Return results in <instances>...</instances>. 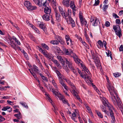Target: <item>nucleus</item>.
<instances>
[{
    "label": "nucleus",
    "instance_id": "nucleus-19",
    "mask_svg": "<svg viewBox=\"0 0 123 123\" xmlns=\"http://www.w3.org/2000/svg\"><path fill=\"white\" fill-rule=\"evenodd\" d=\"M63 80H60L59 82L60 83L63 87L67 91H68V86L63 82Z\"/></svg>",
    "mask_w": 123,
    "mask_h": 123
},
{
    "label": "nucleus",
    "instance_id": "nucleus-47",
    "mask_svg": "<svg viewBox=\"0 0 123 123\" xmlns=\"http://www.w3.org/2000/svg\"><path fill=\"white\" fill-rule=\"evenodd\" d=\"M114 76L115 77H117L120 76L121 75V74L119 73H115L113 74Z\"/></svg>",
    "mask_w": 123,
    "mask_h": 123
},
{
    "label": "nucleus",
    "instance_id": "nucleus-55",
    "mask_svg": "<svg viewBox=\"0 0 123 123\" xmlns=\"http://www.w3.org/2000/svg\"><path fill=\"white\" fill-rule=\"evenodd\" d=\"M68 14H67V16H70L71 15V11L70 9H68Z\"/></svg>",
    "mask_w": 123,
    "mask_h": 123
},
{
    "label": "nucleus",
    "instance_id": "nucleus-24",
    "mask_svg": "<svg viewBox=\"0 0 123 123\" xmlns=\"http://www.w3.org/2000/svg\"><path fill=\"white\" fill-rule=\"evenodd\" d=\"M31 70L33 72L34 71L35 72L37 73H39V72L38 68L35 65H33V68L32 69V70Z\"/></svg>",
    "mask_w": 123,
    "mask_h": 123
},
{
    "label": "nucleus",
    "instance_id": "nucleus-58",
    "mask_svg": "<svg viewBox=\"0 0 123 123\" xmlns=\"http://www.w3.org/2000/svg\"><path fill=\"white\" fill-rule=\"evenodd\" d=\"M99 0H95V3L93 5L95 6H97L99 4Z\"/></svg>",
    "mask_w": 123,
    "mask_h": 123
},
{
    "label": "nucleus",
    "instance_id": "nucleus-28",
    "mask_svg": "<svg viewBox=\"0 0 123 123\" xmlns=\"http://www.w3.org/2000/svg\"><path fill=\"white\" fill-rule=\"evenodd\" d=\"M73 88H72L73 89H70V90L71 92L73 94V95L75 96L76 97L78 96L77 93L75 91V87L74 86V87H73Z\"/></svg>",
    "mask_w": 123,
    "mask_h": 123
},
{
    "label": "nucleus",
    "instance_id": "nucleus-48",
    "mask_svg": "<svg viewBox=\"0 0 123 123\" xmlns=\"http://www.w3.org/2000/svg\"><path fill=\"white\" fill-rule=\"evenodd\" d=\"M13 39L14 40H15V42L17 43L18 44L20 45V41L19 40H18L16 37H13Z\"/></svg>",
    "mask_w": 123,
    "mask_h": 123
},
{
    "label": "nucleus",
    "instance_id": "nucleus-61",
    "mask_svg": "<svg viewBox=\"0 0 123 123\" xmlns=\"http://www.w3.org/2000/svg\"><path fill=\"white\" fill-rule=\"evenodd\" d=\"M34 28H33L32 29H34L35 31L38 34H39V31L38 29L35 26Z\"/></svg>",
    "mask_w": 123,
    "mask_h": 123
},
{
    "label": "nucleus",
    "instance_id": "nucleus-32",
    "mask_svg": "<svg viewBox=\"0 0 123 123\" xmlns=\"http://www.w3.org/2000/svg\"><path fill=\"white\" fill-rule=\"evenodd\" d=\"M64 78V79H63V80H65L66 82L71 86L72 88H74L73 87H74V86L73 84L69 80L66 79L65 77Z\"/></svg>",
    "mask_w": 123,
    "mask_h": 123
},
{
    "label": "nucleus",
    "instance_id": "nucleus-51",
    "mask_svg": "<svg viewBox=\"0 0 123 123\" xmlns=\"http://www.w3.org/2000/svg\"><path fill=\"white\" fill-rule=\"evenodd\" d=\"M44 72L45 73L47 74L49 77H51V75L47 69L45 70Z\"/></svg>",
    "mask_w": 123,
    "mask_h": 123
},
{
    "label": "nucleus",
    "instance_id": "nucleus-15",
    "mask_svg": "<svg viewBox=\"0 0 123 123\" xmlns=\"http://www.w3.org/2000/svg\"><path fill=\"white\" fill-rule=\"evenodd\" d=\"M43 0H37V3H35L37 5L39 6H45L46 1L43 2Z\"/></svg>",
    "mask_w": 123,
    "mask_h": 123
},
{
    "label": "nucleus",
    "instance_id": "nucleus-57",
    "mask_svg": "<svg viewBox=\"0 0 123 123\" xmlns=\"http://www.w3.org/2000/svg\"><path fill=\"white\" fill-rule=\"evenodd\" d=\"M81 41V42H82L83 44L85 46V47L87 49H89V47L88 46L87 44L84 41Z\"/></svg>",
    "mask_w": 123,
    "mask_h": 123
},
{
    "label": "nucleus",
    "instance_id": "nucleus-42",
    "mask_svg": "<svg viewBox=\"0 0 123 123\" xmlns=\"http://www.w3.org/2000/svg\"><path fill=\"white\" fill-rule=\"evenodd\" d=\"M96 113L99 118H103V115L99 111H96Z\"/></svg>",
    "mask_w": 123,
    "mask_h": 123
},
{
    "label": "nucleus",
    "instance_id": "nucleus-35",
    "mask_svg": "<svg viewBox=\"0 0 123 123\" xmlns=\"http://www.w3.org/2000/svg\"><path fill=\"white\" fill-rule=\"evenodd\" d=\"M57 58L58 60L61 62V63L62 64L63 66H65L64 61L62 56H57Z\"/></svg>",
    "mask_w": 123,
    "mask_h": 123
},
{
    "label": "nucleus",
    "instance_id": "nucleus-20",
    "mask_svg": "<svg viewBox=\"0 0 123 123\" xmlns=\"http://www.w3.org/2000/svg\"><path fill=\"white\" fill-rule=\"evenodd\" d=\"M58 8L59 11L63 18L66 16V14H65L64 11L63 10V8L61 6H59Z\"/></svg>",
    "mask_w": 123,
    "mask_h": 123
},
{
    "label": "nucleus",
    "instance_id": "nucleus-29",
    "mask_svg": "<svg viewBox=\"0 0 123 123\" xmlns=\"http://www.w3.org/2000/svg\"><path fill=\"white\" fill-rule=\"evenodd\" d=\"M55 16L56 19L58 21H60L61 15L60 13L56 11L55 12Z\"/></svg>",
    "mask_w": 123,
    "mask_h": 123
},
{
    "label": "nucleus",
    "instance_id": "nucleus-26",
    "mask_svg": "<svg viewBox=\"0 0 123 123\" xmlns=\"http://www.w3.org/2000/svg\"><path fill=\"white\" fill-rule=\"evenodd\" d=\"M2 110L4 111L7 110V111L9 112H11L12 110V108L8 106L4 107L2 109Z\"/></svg>",
    "mask_w": 123,
    "mask_h": 123
},
{
    "label": "nucleus",
    "instance_id": "nucleus-53",
    "mask_svg": "<svg viewBox=\"0 0 123 123\" xmlns=\"http://www.w3.org/2000/svg\"><path fill=\"white\" fill-rule=\"evenodd\" d=\"M116 23L118 25H120L121 24V22L120 19H117L115 21Z\"/></svg>",
    "mask_w": 123,
    "mask_h": 123
},
{
    "label": "nucleus",
    "instance_id": "nucleus-56",
    "mask_svg": "<svg viewBox=\"0 0 123 123\" xmlns=\"http://www.w3.org/2000/svg\"><path fill=\"white\" fill-rule=\"evenodd\" d=\"M71 26L73 28L75 26V22L74 20H73L71 22Z\"/></svg>",
    "mask_w": 123,
    "mask_h": 123
},
{
    "label": "nucleus",
    "instance_id": "nucleus-18",
    "mask_svg": "<svg viewBox=\"0 0 123 123\" xmlns=\"http://www.w3.org/2000/svg\"><path fill=\"white\" fill-rule=\"evenodd\" d=\"M63 51L66 55H68L72 53L73 52L71 49H67L64 48L63 49Z\"/></svg>",
    "mask_w": 123,
    "mask_h": 123
},
{
    "label": "nucleus",
    "instance_id": "nucleus-1",
    "mask_svg": "<svg viewBox=\"0 0 123 123\" xmlns=\"http://www.w3.org/2000/svg\"><path fill=\"white\" fill-rule=\"evenodd\" d=\"M107 88L110 93L111 98L113 104L115 105H117L123 115V106L121 105V102L117 94V91L110 84H108Z\"/></svg>",
    "mask_w": 123,
    "mask_h": 123
},
{
    "label": "nucleus",
    "instance_id": "nucleus-52",
    "mask_svg": "<svg viewBox=\"0 0 123 123\" xmlns=\"http://www.w3.org/2000/svg\"><path fill=\"white\" fill-rule=\"evenodd\" d=\"M11 45L12 47L15 50H16L17 49L16 48V45L15 43H12L11 44H9Z\"/></svg>",
    "mask_w": 123,
    "mask_h": 123
},
{
    "label": "nucleus",
    "instance_id": "nucleus-38",
    "mask_svg": "<svg viewBox=\"0 0 123 123\" xmlns=\"http://www.w3.org/2000/svg\"><path fill=\"white\" fill-rule=\"evenodd\" d=\"M14 115L15 117L19 119H20L22 118L21 113L20 112H18V114H15Z\"/></svg>",
    "mask_w": 123,
    "mask_h": 123
},
{
    "label": "nucleus",
    "instance_id": "nucleus-49",
    "mask_svg": "<svg viewBox=\"0 0 123 123\" xmlns=\"http://www.w3.org/2000/svg\"><path fill=\"white\" fill-rule=\"evenodd\" d=\"M106 53L108 56H110L111 58H112L111 56V52L110 50H108L107 52H106Z\"/></svg>",
    "mask_w": 123,
    "mask_h": 123
},
{
    "label": "nucleus",
    "instance_id": "nucleus-11",
    "mask_svg": "<svg viewBox=\"0 0 123 123\" xmlns=\"http://www.w3.org/2000/svg\"><path fill=\"white\" fill-rule=\"evenodd\" d=\"M106 43L105 41H103V42L100 40H99L97 42V46L99 49L103 48V45L105 47V49L107 48L106 46Z\"/></svg>",
    "mask_w": 123,
    "mask_h": 123
},
{
    "label": "nucleus",
    "instance_id": "nucleus-13",
    "mask_svg": "<svg viewBox=\"0 0 123 123\" xmlns=\"http://www.w3.org/2000/svg\"><path fill=\"white\" fill-rule=\"evenodd\" d=\"M76 110H78L77 109H75L74 111L73 112L72 114V116L71 117V119L75 122H77V121L76 119L77 118L76 116L77 115V114L75 112Z\"/></svg>",
    "mask_w": 123,
    "mask_h": 123
},
{
    "label": "nucleus",
    "instance_id": "nucleus-60",
    "mask_svg": "<svg viewBox=\"0 0 123 123\" xmlns=\"http://www.w3.org/2000/svg\"><path fill=\"white\" fill-rule=\"evenodd\" d=\"M113 17H114L115 18V19L116 18H119V17L118 16L116 13H113Z\"/></svg>",
    "mask_w": 123,
    "mask_h": 123
},
{
    "label": "nucleus",
    "instance_id": "nucleus-50",
    "mask_svg": "<svg viewBox=\"0 0 123 123\" xmlns=\"http://www.w3.org/2000/svg\"><path fill=\"white\" fill-rule=\"evenodd\" d=\"M108 7V5H104L103 6V9L104 11H105L107 9V8Z\"/></svg>",
    "mask_w": 123,
    "mask_h": 123
},
{
    "label": "nucleus",
    "instance_id": "nucleus-23",
    "mask_svg": "<svg viewBox=\"0 0 123 123\" xmlns=\"http://www.w3.org/2000/svg\"><path fill=\"white\" fill-rule=\"evenodd\" d=\"M45 12L47 14H50L51 12V9L50 7H46L44 9Z\"/></svg>",
    "mask_w": 123,
    "mask_h": 123
},
{
    "label": "nucleus",
    "instance_id": "nucleus-41",
    "mask_svg": "<svg viewBox=\"0 0 123 123\" xmlns=\"http://www.w3.org/2000/svg\"><path fill=\"white\" fill-rule=\"evenodd\" d=\"M85 106L87 110V111L88 113H90L91 115H92V112L89 107L87 105H86Z\"/></svg>",
    "mask_w": 123,
    "mask_h": 123
},
{
    "label": "nucleus",
    "instance_id": "nucleus-8",
    "mask_svg": "<svg viewBox=\"0 0 123 123\" xmlns=\"http://www.w3.org/2000/svg\"><path fill=\"white\" fill-rule=\"evenodd\" d=\"M90 22L93 26H97L100 24L99 20L96 17H91L90 18Z\"/></svg>",
    "mask_w": 123,
    "mask_h": 123
},
{
    "label": "nucleus",
    "instance_id": "nucleus-30",
    "mask_svg": "<svg viewBox=\"0 0 123 123\" xmlns=\"http://www.w3.org/2000/svg\"><path fill=\"white\" fill-rule=\"evenodd\" d=\"M38 24L39 25V27L41 29H44L45 28V24L43 22H38Z\"/></svg>",
    "mask_w": 123,
    "mask_h": 123
},
{
    "label": "nucleus",
    "instance_id": "nucleus-31",
    "mask_svg": "<svg viewBox=\"0 0 123 123\" xmlns=\"http://www.w3.org/2000/svg\"><path fill=\"white\" fill-rule=\"evenodd\" d=\"M113 29L114 30L115 32L121 29L120 26L119 25H113Z\"/></svg>",
    "mask_w": 123,
    "mask_h": 123
},
{
    "label": "nucleus",
    "instance_id": "nucleus-2",
    "mask_svg": "<svg viewBox=\"0 0 123 123\" xmlns=\"http://www.w3.org/2000/svg\"><path fill=\"white\" fill-rule=\"evenodd\" d=\"M74 59V60L76 63L79 65H80L81 67L83 69L82 70H84L88 74L90 75L91 73L87 68L82 63V62L78 57V56L74 53L73 54V56H72Z\"/></svg>",
    "mask_w": 123,
    "mask_h": 123
},
{
    "label": "nucleus",
    "instance_id": "nucleus-6",
    "mask_svg": "<svg viewBox=\"0 0 123 123\" xmlns=\"http://www.w3.org/2000/svg\"><path fill=\"white\" fill-rule=\"evenodd\" d=\"M40 47V46H38L39 51L43 54L44 55L47 59L49 60H51L52 61V59H54L53 58V56L50 53H48L46 51L42 49Z\"/></svg>",
    "mask_w": 123,
    "mask_h": 123
},
{
    "label": "nucleus",
    "instance_id": "nucleus-16",
    "mask_svg": "<svg viewBox=\"0 0 123 123\" xmlns=\"http://www.w3.org/2000/svg\"><path fill=\"white\" fill-rule=\"evenodd\" d=\"M55 72L59 77V81L60 80H63V79H64V76L58 70H55Z\"/></svg>",
    "mask_w": 123,
    "mask_h": 123
},
{
    "label": "nucleus",
    "instance_id": "nucleus-45",
    "mask_svg": "<svg viewBox=\"0 0 123 123\" xmlns=\"http://www.w3.org/2000/svg\"><path fill=\"white\" fill-rule=\"evenodd\" d=\"M51 91L53 92V93L55 94V95H58L59 93L57 91H55L54 88H51Z\"/></svg>",
    "mask_w": 123,
    "mask_h": 123
},
{
    "label": "nucleus",
    "instance_id": "nucleus-64",
    "mask_svg": "<svg viewBox=\"0 0 123 123\" xmlns=\"http://www.w3.org/2000/svg\"><path fill=\"white\" fill-rule=\"evenodd\" d=\"M119 50L120 51H123V46L122 45H121L119 48Z\"/></svg>",
    "mask_w": 123,
    "mask_h": 123
},
{
    "label": "nucleus",
    "instance_id": "nucleus-7",
    "mask_svg": "<svg viewBox=\"0 0 123 123\" xmlns=\"http://www.w3.org/2000/svg\"><path fill=\"white\" fill-rule=\"evenodd\" d=\"M24 4L27 9L29 11L36 10L37 8L36 6H32L31 2L28 1H25L24 2Z\"/></svg>",
    "mask_w": 123,
    "mask_h": 123
},
{
    "label": "nucleus",
    "instance_id": "nucleus-3",
    "mask_svg": "<svg viewBox=\"0 0 123 123\" xmlns=\"http://www.w3.org/2000/svg\"><path fill=\"white\" fill-rule=\"evenodd\" d=\"M66 63L68 65L63 66L64 69L67 72H69V69H70L75 74H76V71L72 65V63L71 60L69 59H65Z\"/></svg>",
    "mask_w": 123,
    "mask_h": 123
},
{
    "label": "nucleus",
    "instance_id": "nucleus-5",
    "mask_svg": "<svg viewBox=\"0 0 123 123\" xmlns=\"http://www.w3.org/2000/svg\"><path fill=\"white\" fill-rule=\"evenodd\" d=\"M78 72L81 77L83 78L86 82L88 84L92 83V80L89 76H88L86 73H82L81 71L78 69Z\"/></svg>",
    "mask_w": 123,
    "mask_h": 123
},
{
    "label": "nucleus",
    "instance_id": "nucleus-36",
    "mask_svg": "<svg viewBox=\"0 0 123 123\" xmlns=\"http://www.w3.org/2000/svg\"><path fill=\"white\" fill-rule=\"evenodd\" d=\"M115 32L116 35L118 36L120 38L122 36V35L121 33V29L118 30V31H115Z\"/></svg>",
    "mask_w": 123,
    "mask_h": 123
},
{
    "label": "nucleus",
    "instance_id": "nucleus-62",
    "mask_svg": "<svg viewBox=\"0 0 123 123\" xmlns=\"http://www.w3.org/2000/svg\"><path fill=\"white\" fill-rule=\"evenodd\" d=\"M13 40H14L13 39H10V40L9 41H8V43L9 44H11L12 43H15L13 42Z\"/></svg>",
    "mask_w": 123,
    "mask_h": 123
},
{
    "label": "nucleus",
    "instance_id": "nucleus-22",
    "mask_svg": "<svg viewBox=\"0 0 123 123\" xmlns=\"http://www.w3.org/2000/svg\"><path fill=\"white\" fill-rule=\"evenodd\" d=\"M110 111V115L111 116L112 120L111 121V123H115V117L113 113V111Z\"/></svg>",
    "mask_w": 123,
    "mask_h": 123
},
{
    "label": "nucleus",
    "instance_id": "nucleus-14",
    "mask_svg": "<svg viewBox=\"0 0 123 123\" xmlns=\"http://www.w3.org/2000/svg\"><path fill=\"white\" fill-rule=\"evenodd\" d=\"M63 18L65 19L67 23L68 24H70L71 22L73 20L70 16H67V14H66V16Z\"/></svg>",
    "mask_w": 123,
    "mask_h": 123
},
{
    "label": "nucleus",
    "instance_id": "nucleus-25",
    "mask_svg": "<svg viewBox=\"0 0 123 123\" xmlns=\"http://www.w3.org/2000/svg\"><path fill=\"white\" fill-rule=\"evenodd\" d=\"M52 61L60 69L62 67L60 65L57 60H55L54 59H52Z\"/></svg>",
    "mask_w": 123,
    "mask_h": 123
},
{
    "label": "nucleus",
    "instance_id": "nucleus-33",
    "mask_svg": "<svg viewBox=\"0 0 123 123\" xmlns=\"http://www.w3.org/2000/svg\"><path fill=\"white\" fill-rule=\"evenodd\" d=\"M43 19L46 21H48L49 20V16L46 14H45L42 16Z\"/></svg>",
    "mask_w": 123,
    "mask_h": 123
},
{
    "label": "nucleus",
    "instance_id": "nucleus-40",
    "mask_svg": "<svg viewBox=\"0 0 123 123\" xmlns=\"http://www.w3.org/2000/svg\"><path fill=\"white\" fill-rule=\"evenodd\" d=\"M65 38L67 44L69 45V43L68 41L70 39V38L69 36L68 35H66L65 36Z\"/></svg>",
    "mask_w": 123,
    "mask_h": 123
},
{
    "label": "nucleus",
    "instance_id": "nucleus-37",
    "mask_svg": "<svg viewBox=\"0 0 123 123\" xmlns=\"http://www.w3.org/2000/svg\"><path fill=\"white\" fill-rule=\"evenodd\" d=\"M38 86L39 87L40 90L43 92L45 93V95L46 93L48 94L47 93L45 92V90L44 88L42 86V85L40 83L38 85Z\"/></svg>",
    "mask_w": 123,
    "mask_h": 123
},
{
    "label": "nucleus",
    "instance_id": "nucleus-59",
    "mask_svg": "<svg viewBox=\"0 0 123 123\" xmlns=\"http://www.w3.org/2000/svg\"><path fill=\"white\" fill-rule=\"evenodd\" d=\"M75 111H76L75 112H76V114H77V116H78V119H79L81 118L80 117V115L79 113V112L78 111V110H76Z\"/></svg>",
    "mask_w": 123,
    "mask_h": 123
},
{
    "label": "nucleus",
    "instance_id": "nucleus-39",
    "mask_svg": "<svg viewBox=\"0 0 123 123\" xmlns=\"http://www.w3.org/2000/svg\"><path fill=\"white\" fill-rule=\"evenodd\" d=\"M55 51L56 53H58L59 54H60L61 52V51L60 50V48L57 47H55Z\"/></svg>",
    "mask_w": 123,
    "mask_h": 123
},
{
    "label": "nucleus",
    "instance_id": "nucleus-46",
    "mask_svg": "<svg viewBox=\"0 0 123 123\" xmlns=\"http://www.w3.org/2000/svg\"><path fill=\"white\" fill-rule=\"evenodd\" d=\"M41 46L44 48L45 49L48 50L49 49V47L45 43H42Z\"/></svg>",
    "mask_w": 123,
    "mask_h": 123
},
{
    "label": "nucleus",
    "instance_id": "nucleus-43",
    "mask_svg": "<svg viewBox=\"0 0 123 123\" xmlns=\"http://www.w3.org/2000/svg\"><path fill=\"white\" fill-rule=\"evenodd\" d=\"M29 70L32 75L33 76L34 78L36 80H37L38 79L37 78L36 75L35 73H34L33 71H31V70L30 69H29Z\"/></svg>",
    "mask_w": 123,
    "mask_h": 123
},
{
    "label": "nucleus",
    "instance_id": "nucleus-34",
    "mask_svg": "<svg viewBox=\"0 0 123 123\" xmlns=\"http://www.w3.org/2000/svg\"><path fill=\"white\" fill-rule=\"evenodd\" d=\"M51 82L52 85L55 88V90H57L58 89V86L56 83H55V81L53 79H52Z\"/></svg>",
    "mask_w": 123,
    "mask_h": 123
},
{
    "label": "nucleus",
    "instance_id": "nucleus-27",
    "mask_svg": "<svg viewBox=\"0 0 123 123\" xmlns=\"http://www.w3.org/2000/svg\"><path fill=\"white\" fill-rule=\"evenodd\" d=\"M62 3L63 5L66 7L69 6V2L67 0H63Z\"/></svg>",
    "mask_w": 123,
    "mask_h": 123
},
{
    "label": "nucleus",
    "instance_id": "nucleus-63",
    "mask_svg": "<svg viewBox=\"0 0 123 123\" xmlns=\"http://www.w3.org/2000/svg\"><path fill=\"white\" fill-rule=\"evenodd\" d=\"M1 86L0 85V91H4L6 90V87H1L0 86Z\"/></svg>",
    "mask_w": 123,
    "mask_h": 123
},
{
    "label": "nucleus",
    "instance_id": "nucleus-10",
    "mask_svg": "<svg viewBox=\"0 0 123 123\" xmlns=\"http://www.w3.org/2000/svg\"><path fill=\"white\" fill-rule=\"evenodd\" d=\"M45 95L46 96V99L48 100L53 105V111L55 110L56 111L58 109L57 107L52 102V101L51 98V97L50 95L49 94H48L46 93L45 94Z\"/></svg>",
    "mask_w": 123,
    "mask_h": 123
},
{
    "label": "nucleus",
    "instance_id": "nucleus-12",
    "mask_svg": "<svg viewBox=\"0 0 123 123\" xmlns=\"http://www.w3.org/2000/svg\"><path fill=\"white\" fill-rule=\"evenodd\" d=\"M59 99L60 100H61L63 103L64 104H67L68 106H69V104L68 103L67 100L65 98L63 97V96H62L60 94L59 95H58V96Z\"/></svg>",
    "mask_w": 123,
    "mask_h": 123
},
{
    "label": "nucleus",
    "instance_id": "nucleus-21",
    "mask_svg": "<svg viewBox=\"0 0 123 123\" xmlns=\"http://www.w3.org/2000/svg\"><path fill=\"white\" fill-rule=\"evenodd\" d=\"M70 6V7L73 10L76 11V7L75 5L74 2L73 0L71 1Z\"/></svg>",
    "mask_w": 123,
    "mask_h": 123
},
{
    "label": "nucleus",
    "instance_id": "nucleus-9",
    "mask_svg": "<svg viewBox=\"0 0 123 123\" xmlns=\"http://www.w3.org/2000/svg\"><path fill=\"white\" fill-rule=\"evenodd\" d=\"M82 14V12H80L79 14V17L81 25L82 26L83 25H85L86 27H87L88 25L87 22L85 18H83Z\"/></svg>",
    "mask_w": 123,
    "mask_h": 123
},
{
    "label": "nucleus",
    "instance_id": "nucleus-17",
    "mask_svg": "<svg viewBox=\"0 0 123 123\" xmlns=\"http://www.w3.org/2000/svg\"><path fill=\"white\" fill-rule=\"evenodd\" d=\"M100 107L102 111L104 112L108 116H110V113H109V112L106 110V108L103 105H101Z\"/></svg>",
    "mask_w": 123,
    "mask_h": 123
},
{
    "label": "nucleus",
    "instance_id": "nucleus-44",
    "mask_svg": "<svg viewBox=\"0 0 123 123\" xmlns=\"http://www.w3.org/2000/svg\"><path fill=\"white\" fill-rule=\"evenodd\" d=\"M50 43L53 44H58L59 42L58 41L54 40L50 41Z\"/></svg>",
    "mask_w": 123,
    "mask_h": 123
},
{
    "label": "nucleus",
    "instance_id": "nucleus-54",
    "mask_svg": "<svg viewBox=\"0 0 123 123\" xmlns=\"http://www.w3.org/2000/svg\"><path fill=\"white\" fill-rule=\"evenodd\" d=\"M105 26L107 27H108L110 26V23L108 21H106L105 23Z\"/></svg>",
    "mask_w": 123,
    "mask_h": 123
},
{
    "label": "nucleus",
    "instance_id": "nucleus-4",
    "mask_svg": "<svg viewBox=\"0 0 123 123\" xmlns=\"http://www.w3.org/2000/svg\"><path fill=\"white\" fill-rule=\"evenodd\" d=\"M100 97L104 106L106 107L107 106L110 111L112 110L115 111L114 108L112 105L108 103L107 100L103 96L101 97V96H100Z\"/></svg>",
    "mask_w": 123,
    "mask_h": 123
}]
</instances>
